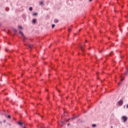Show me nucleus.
Masks as SVG:
<instances>
[{
    "instance_id": "nucleus-27",
    "label": "nucleus",
    "mask_w": 128,
    "mask_h": 128,
    "mask_svg": "<svg viewBox=\"0 0 128 128\" xmlns=\"http://www.w3.org/2000/svg\"><path fill=\"white\" fill-rule=\"evenodd\" d=\"M74 118H78V116H76L74 117Z\"/></svg>"
},
{
    "instance_id": "nucleus-31",
    "label": "nucleus",
    "mask_w": 128,
    "mask_h": 128,
    "mask_svg": "<svg viewBox=\"0 0 128 128\" xmlns=\"http://www.w3.org/2000/svg\"><path fill=\"white\" fill-rule=\"evenodd\" d=\"M46 92H48V90L46 89Z\"/></svg>"
},
{
    "instance_id": "nucleus-11",
    "label": "nucleus",
    "mask_w": 128,
    "mask_h": 128,
    "mask_svg": "<svg viewBox=\"0 0 128 128\" xmlns=\"http://www.w3.org/2000/svg\"><path fill=\"white\" fill-rule=\"evenodd\" d=\"M12 30H14V32H18V30H16V28H13Z\"/></svg>"
},
{
    "instance_id": "nucleus-17",
    "label": "nucleus",
    "mask_w": 128,
    "mask_h": 128,
    "mask_svg": "<svg viewBox=\"0 0 128 128\" xmlns=\"http://www.w3.org/2000/svg\"><path fill=\"white\" fill-rule=\"evenodd\" d=\"M40 4L42 6V4H44V2L42 1L40 2Z\"/></svg>"
},
{
    "instance_id": "nucleus-33",
    "label": "nucleus",
    "mask_w": 128,
    "mask_h": 128,
    "mask_svg": "<svg viewBox=\"0 0 128 128\" xmlns=\"http://www.w3.org/2000/svg\"><path fill=\"white\" fill-rule=\"evenodd\" d=\"M118 84V86H120V82H119V83Z\"/></svg>"
},
{
    "instance_id": "nucleus-19",
    "label": "nucleus",
    "mask_w": 128,
    "mask_h": 128,
    "mask_svg": "<svg viewBox=\"0 0 128 128\" xmlns=\"http://www.w3.org/2000/svg\"><path fill=\"white\" fill-rule=\"evenodd\" d=\"M56 26V25L54 24H53L52 25V28H54Z\"/></svg>"
},
{
    "instance_id": "nucleus-24",
    "label": "nucleus",
    "mask_w": 128,
    "mask_h": 128,
    "mask_svg": "<svg viewBox=\"0 0 128 128\" xmlns=\"http://www.w3.org/2000/svg\"><path fill=\"white\" fill-rule=\"evenodd\" d=\"M124 80V78H121V82H122V80Z\"/></svg>"
},
{
    "instance_id": "nucleus-25",
    "label": "nucleus",
    "mask_w": 128,
    "mask_h": 128,
    "mask_svg": "<svg viewBox=\"0 0 128 128\" xmlns=\"http://www.w3.org/2000/svg\"><path fill=\"white\" fill-rule=\"evenodd\" d=\"M74 118H76L74 117V118H72L71 120H74Z\"/></svg>"
},
{
    "instance_id": "nucleus-42",
    "label": "nucleus",
    "mask_w": 128,
    "mask_h": 128,
    "mask_svg": "<svg viewBox=\"0 0 128 128\" xmlns=\"http://www.w3.org/2000/svg\"><path fill=\"white\" fill-rule=\"evenodd\" d=\"M79 32H80V30H79Z\"/></svg>"
},
{
    "instance_id": "nucleus-7",
    "label": "nucleus",
    "mask_w": 128,
    "mask_h": 128,
    "mask_svg": "<svg viewBox=\"0 0 128 128\" xmlns=\"http://www.w3.org/2000/svg\"><path fill=\"white\" fill-rule=\"evenodd\" d=\"M80 48L82 52H84V48L82 46H80Z\"/></svg>"
},
{
    "instance_id": "nucleus-13",
    "label": "nucleus",
    "mask_w": 128,
    "mask_h": 128,
    "mask_svg": "<svg viewBox=\"0 0 128 128\" xmlns=\"http://www.w3.org/2000/svg\"><path fill=\"white\" fill-rule=\"evenodd\" d=\"M29 10H30V12H32V7H30L29 8Z\"/></svg>"
},
{
    "instance_id": "nucleus-38",
    "label": "nucleus",
    "mask_w": 128,
    "mask_h": 128,
    "mask_svg": "<svg viewBox=\"0 0 128 128\" xmlns=\"http://www.w3.org/2000/svg\"><path fill=\"white\" fill-rule=\"evenodd\" d=\"M44 64H46V62H44Z\"/></svg>"
},
{
    "instance_id": "nucleus-14",
    "label": "nucleus",
    "mask_w": 128,
    "mask_h": 128,
    "mask_svg": "<svg viewBox=\"0 0 128 128\" xmlns=\"http://www.w3.org/2000/svg\"><path fill=\"white\" fill-rule=\"evenodd\" d=\"M112 54H114V52H110V54H109V56H112Z\"/></svg>"
},
{
    "instance_id": "nucleus-40",
    "label": "nucleus",
    "mask_w": 128,
    "mask_h": 128,
    "mask_svg": "<svg viewBox=\"0 0 128 128\" xmlns=\"http://www.w3.org/2000/svg\"><path fill=\"white\" fill-rule=\"evenodd\" d=\"M86 42H88V40H86Z\"/></svg>"
},
{
    "instance_id": "nucleus-34",
    "label": "nucleus",
    "mask_w": 128,
    "mask_h": 128,
    "mask_svg": "<svg viewBox=\"0 0 128 128\" xmlns=\"http://www.w3.org/2000/svg\"><path fill=\"white\" fill-rule=\"evenodd\" d=\"M102 52V51H99L100 52Z\"/></svg>"
},
{
    "instance_id": "nucleus-6",
    "label": "nucleus",
    "mask_w": 128,
    "mask_h": 128,
    "mask_svg": "<svg viewBox=\"0 0 128 128\" xmlns=\"http://www.w3.org/2000/svg\"><path fill=\"white\" fill-rule=\"evenodd\" d=\"M23 36L22 41L23 42H26V36Z\"/></svg>"
},
{
    "instance_id": "nucleus-8",
    "label": "nucleus",
    "mask_w": 128,
    "mask_h": 128,
    "mask_svg": "<svg viewBox=\"0 0 128 128\" xmlns=\"http://www.w3.org/2000/svg\"><path fill=\"white\" fill-rule=\"evenodd\" d=\"M124 76H128V68H127V70L124 73Z\"/></svg>"
},
{
    "instance_id": "nucleus-3",
    "label": "nucleus",
    "mask_w": 128,
    "mask_h": 128,
    "mask_svg": "<svg viewBox=\"0 0 128 128\" xmlns=\"http://www.w3.org/2000/svg\"><path fill=\"white\" fill-rule=\"evenodd\" d=\"M24 46H28V48H31L32 49V45L30 44L29 45L28 44H24Z\"/></svg>"
},
{
    "instance_id": "nucleus-44",
    "label": "nucleus",
    "mask_w": 128,
    "mask_h": 128,
    "mask_svg": "<svg viewBox=\"0 0 128 128\" xmlns=\"http://www.w3.org/2000/svg\"><path fill=\"white\" fill-rule=\"evenodd\" d=\"M0 122V124H2V122Z\"/></svg>"
},
{
    "instance_id": "nucleus-1",
    "label": "nucleus",
    "mask_w": 128,
    "mask_h": 128,
    "mask_svg": "<svg viewBox=\"0 0 128 128\" xmlns=\"http://www.w3.org/2000/svg\"><path fill=\"white\" fill-rule=\"evenodd\" d=\"M122 120H123L124 122H128V117L126 116H122Z\"/></svg>"
},
{
    "instance_id": "nucleus-39",
    "label": "nucleus",
    "mask_w": 128,
    "mask_h": 128,
    "mask_svg": "<svg viewBox=\"0 0 128 128\" xmlns=\"http://www.w3.org/2000/svg\"><path fill=\"white\" fill-rule=\"evenodd\" d=\"M40 128H42V127H40Z\"/></svg>"
},
{
    "instance_id": "nucleus-26",
    "label": "nucleus",
    "mask_w": 128,
    "mask_h": 128,
    "mask_svg": "<svg viewBox=\"0 0 128 128\" xmlns=\"http://www.w3.org/2000/svg\"><path fill=\"white\" fill-rule=\"evenodd\" d=\"M5 50L6 52H8V49H6V48H5Z\"/></svg>"
},
{
    "instance_id": "nucleus-18",
    "label": "nucleus",
    "mask_w": 128,
    "mask_h": 128,
    "mask_svg": "<svg viewBox=\"0 0 128 128\" xmlns=\"http://www.w3.org/2000/svg\"><path fill=\"white\" fill-rule=\"evenodd\" d=\"M38 14V13L36 12H34L33 14V16H36Z\"/></svg>"
},
{
    "instance_id": "nucleus-32",
    "label": "nucleus",
    "mask_w": 128,
    "mask_h": 128,
    "mask_svg": "<svg viewBox=\"0 0 128 128\" xmlns=\"http://www.w3.org/2000/svg\"><path fill=\"white\" fill-rule=\"evenodd\" d=\"M126 108H128V104L126 106Z\"/></svg>"
},
{
    "instance_id": "nucleus-16",
    "label": "nucleus",
    "mask_w": 128,
    "mask_h": 128,
    "mask_svg": "<svg viewBox=\"0 0 128 128\" xmlns=\"http://www.w3.org/2000/svg\"><path fill=\"white\" fill-rule=\"evenodd\" d=\"M18 28H20V30H22V26H18Z\"/></svg>"
},
{
    "instance_id": "nucleus-5",
    "label": "nucleus",
    "mask_w": 128,
    "mask_h": 128,
    "mask_svg": "<svg viewBox=\"0 0 128 128\" xmlns=\"http://www.w3.org/2000/svg\"><path fill=\"white\" fill-rule=\"evenodd\" d=\"M5 114V116L6 118H9L10 120V118H12V117L10 116V115H8H8H6V114Z\"/></svg>"
},
{
    "instance_id": "nucleus-45",
    "label": "nucleus",
    "mask_w": 128,
    "mask_h": 128,
    "mask_svg": "<svg viewBox=\"0 0 128 128\" xmlns=\"http://www.w3.org/2000/svg\"><path fill=\"white\" fill-rule=\"evenodd\" d=\"M1 24H0V26Z\"/></svg>"
},
{
    "instance_id": "nucleus-15",
    "label": "nucleus",
    "mask_w": 128,
    "mask_h": 128,
    "mask_svg": "<svg viewBox=\"0 0 128 128\" xmlns=\"http://www.w3.org/2000/svg\"><path fill=\"white\" fill-rule=\"evenodd\" d=\"M92 128H96V124H93L92 125Z\"/></svg>"
},
{
    "instance_id": "nucleus-12",
    "label": "nucleus",
    "mask_w": 128,
    "mask_h": 128,
    "mask_svg": "<svg viewBox=\"0 0 128 128\" xmlns=\"http://www.w3.org/2000/svg\"><path fill=\"white\" fill-rule=\"evenodd\" d=\"M19 34H22V36H24V33H22V31H20Z\"/></svg>"
},
{
    "instance_id": "nucleus-20",
    "label": "nucleus",
    "mask_w": 128,
    "mask_h": 128,
    "mask_svg": "<svg viewBox=\"0 0 128 128\" xmlns=\"http://www.w3.org/2000/svg\"><path fill=\"white\" fill-rule=\"evenodd\" d=\"M68 32H72V29L68 28Z\"/></svg>"
},
{
    "instance_id": "nucleus-10",
    "label": "nucleus",
    "mask_w": 128,
    "mask_h": 128,
    "mask_svg": "<svg viewBox=\"0 0 128 128\" xmlns=\"http://www.w3.org/2000/svg\"><path fill=\"white\" fill-rule=\"evenodd\" d=\"M22 122H18V124H19V126H22Z\"/></svg>"
},
{
    "instance_id": "nucleus-23",
    "label": "nucleus",
    "mask_w": 128,
    "mask_h": 128,
    "mask_svg": "<svg viewBox=\"0 0 128 128\" xmlns=\"http://www.w3.org/2000/svg\"><path fill=\"white\" fill-rule=\"evenodd\" d=\"M56 90H58V92H60V90H58V88H56Z\"/></svg>"
},
{
    "instance_id": "nucleus-28",
    "label": "nucleus",
    "mask_w": 128,
    "mask_h": 128,
    "mask_svg": "<svg viewBox=\"0 0 128 128\" xmlns=\"http://www.w3.org/2000/svg\"><path fill=\"white\" fill-rule=\"evenodd\" d=\"M6 122V120H4L3 121V122L5 123V122Z\"/></svg>"
},
{
    "instance_id": "nucleus-21",
    "label": "nucleus",
    "mask_w": 128,
    "mask_h": 128,
    "mask_svg": "<svg viewBox=\"0 0 128 128\" xmlns=\"http://www.w3.org/2000/svg\"><path fill=\"white\" fill-rule=\"evenodd\" d=\"M66 124V123L64 122V121H62V124Z\"/></svg>"
},
{
    "instance_id": "nucleus-30",
    "label": "nucleus",
    "mask_w": 128,
    "mask_h": 128,
    "mask_svg": "<svg viewBox=\"0 0 128 128\" xmlns=\"http://www.w3.org/2000/svg\"><path fill=\"white\" fill-rule=\"evenodd\" d=\"M92 0H89V2H92Z\"/></svg>"
},
{
    "instance_id": "nucleus-36",
    "label": "nucleus",
    "mask_w": 128,
    "mask_h": 128,
    "mask_svg": "<svg viewBox=\"0 0 128 128\" xmlns=\"http://www.w3.org/2000/svg\"><path fill=\"white\" fill-rule=\"evenodd\" d=\"M110 128H113L112 126H111Z\"/></svg>"
},
{
    "instance_id": "nucleus-29",
    "label": "nucleus",
    "mask_w": 128,
    "mask_h": 128,
    "mask_svg": "<svg viewBox=\"0 0 128 128\" xmlns=\"http://www.w3.org/2000/svg\"><path fill=\"white\" fill-rule=\"evenodd\" d=\"M70 123L68 124V126H70Z\"/></svg>"
},
{
    "instance_id": "nucleus-22",
    "label": "nucleus",
    "mask_w": 128,
    "mask_h": 128,
    "mask_svg": "<svg viewBox=\"0 0 128 128\" xmlns=\"http://www.w3.org/2000/svg\"><path fill=\"white\" fill-rule=\"evenodd\" d=\"M70 120H72L71 118H70L66 122H70Z\"/></svg>"
},
{
    "instance_id": "nucleus-35",
    "label": "nucleus",
    "mask_w": 128,
    "mask_h": 128,
    "mask_svg": "<svg viewBox=\"0 0 128 128\" xmlns=\"http://www.w3.org/2000/svg\"><path fill=\"white\" fill-rule=\"evenodd\" d=\"M96 74H98V72H96Z\"/></svg>"
},
{
    "instance_id": "nucleus-2",
    "label": "nucleus",
    "mask_w": 128,
    "mask_h": 128,
    "mask_svg": "<svg viewBox=\"0 0 128 128\" xmlns=\"http://www.w3.org/2000/svg\"><path fill=\"white\" fill-rule=\"evenodd\" d=\"M122 104H124V102L122 101V100H120L118 102V106H122Z\"/></svg>"
},
{
    "instance_id": "nucleus-9",
    "label": "nucleus",
    "mask_w": 128,
    "mask_h": 128,
    "mask_svg": "<svg viewBox=\"0 0 128 128\" xmlns=\"http://www.w3.org/2000/svg\"><path fill=\"white\" fill-rule=\"evenodd\" d=\"M54 22L55 24H58V20L57 19H54Z\"/></svg>"
},
{
    "instance_id": "nucleus-37",
    "label": "nucleus",
    "mask_w": 128,
    "mask_h": 128,
    "mask_svg": "<svg viewBox=\"0 0 128 128\" xmlns=\"http://www.w3.org/2000/svg\"><path fill=\"white\" fill-rule=\"evenodd\" d=\"M119 28H120V26L119 25Z\"/></svg>"
},
{
    "instance_id": "nucleus-41",
    "label": "nucleus",
    "mask_w": 128,
    "mask_h": 128,
    "mask_svg": "<svg viewBox=\"0 0 128 128\" xmlns=\"http://www.w3.org/2000/svg\"><path fill=\"white\" fill-rule=\"evenodd\" d=\"M84 46H86L84 45Z\"/></svg>"
},
{
    "instance_id": "nucleus-4",
    "label": "nucleus",
    "mask_w": 128,
    "mask_h": 128,
    "mask_svg": "<svg viewBox=\"0 0 128 128\" xmlns=\"http://www.w3.org/2000/svg\"><path fill=\"white\" fill-rule=\"evenodd\" d=\"M32 22L34 24H36V19H33Z\"/></svg>"
},
{
    "instance_id": "nucleus-43",
    "label": "nucleus",
    "mask_w": 128,
    "mask_h": 128,
    "mask_svg": "<svg viewBox=\"0 0 128 128\" xmlns=\"http://www.w3.org/2000/svg\"><path fill=\"white\" fill-rule=\"evenodd\" d=\"M41 118H42V116H41Z\"/></svg>"
}]
</instances>
